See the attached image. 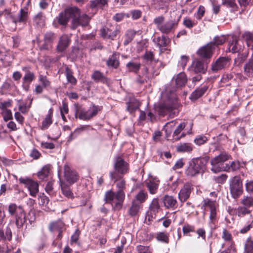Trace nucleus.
<instances>
[{
	"instance_id": "nucleus-1",
	"label": "nucleus",
	"mask_w": 253,
	"mask_h": 253,
	"mask_svg": "<svg viewBox=\"0 0 253 253\" xmlns=\"http://www.w3.org/2000/svg\"><path fill=\"white\" fill-rule=\"evenodd\" d=\"M209 160L208 157L193 158L188 163L185 170V174L189 177H194L200 173H203Z\"/></svg>"
},
{
	"instance_id": "nucleus-2",
	"label": "nucleus",
	"mask_w": 253,
	"mask_h": 253,
	"mask_svg": "<svg viewBox=\"0 0 253 253\" xmlns=\"http://www.w3.org/2000/svg\"><path fill=\"white\" fill-rule=\"evenodd\" d=\"M168 90L166 89V91L162 93V97H166L167 100L159 105L158 111L159 114L162 116H165L168 113H169L170 116H174L176 113H178L176 110V100L175 94L173 92H170V95H168Z\"/></svg>"
},
{
	"instance_id": "nucleus-3",
	"label": "nucleus",
	"mask_w": 253,
	"mask_h": 253,
	"mask_svg": "<svg viewBox=\"0 0 253 253\" xmlns=\"http://www.w3.org/2000/svg\"><path fill=\"white\" fill-rule=\"evenodd\" d=\"M75 117L79 118L80 120L88 121L96 116L102 109V107L93 104L87 110L85 109L82 105L76 104Z\"/></svg>"
},
{
	"instance_id": "nucleus-4",
	"label": "nucleus",
	"mask_w": 253,
	"mask_h": 253,
	"mask_svg": "<svg viewBox=\"0 0 253 253\" xmlns=\"http://www.w3.org/2000/svg\"><path fill=\"white\" fill-rule=\"evenodd\" d=\"M165 20V17L161 15L155 17L153 22L162 33L169 34L173 32L178 25L179 20H169L164 23Z\"/></svg>"
},
{
	"instance_id": "nucleus-5",
	"label": "nucleus",
	"mask_w": 253,
	"mask_h": 253,
	"mask_svg": "<svg viewBox=\"0 0 253 253\" xmlns=\"http://www.w3.org/2000/svg\"><path fill=\"white\" fill-rule=\"evenodd\" d=\"M115 163L114 168L115 170L110 172V176L111 179L116 182L122 175L127 173L129 170L128 164L120 156H117L114 159Z\"/></svg>"
},
{
	"instance_id": "nucleus-6",
	"label": "nucleus",
	"mask_w": 253,
	"mask_h": 253,
	"mask_svg": "<svg viewBox=\"0 0 253 253\" xmlns=\"http://www.w3.org/2000/svg\"><path fill=\"white\" fill-rule=\"evenodd\" d=\"M230 156L225 152H222L218 156L214 157L211 160V170L214 173H217L224 170H228L225 168L224 163L228 160Z\"/></svg>"
},
{
	"instance_id": "nucleus-7",
	"label": "nucleus",
	"mask_w": 253,
	"mask_h": 253,
	"mask_svg": "<svg viewBox=\"0 0 253 253\" xmlns=\"http://www.w3.org/2000/svg\"><path fill=\"white\" fill-rule=\"evenodd\" d=\"M8 211L11 215L15 216L17 227H21L26 222L25 213L22 207L17 206L15 204H11L8 206Z\"/></svg>"
},
{
	"instance_id": "nucleus-8",
	"label": "nucleus",
	"mask_w": 253,
	"mask_h": 253,
	"mask_svg": "<svg viewBox=\"0 0 253 253\" xmlns=\"http://www.w3.org/2000/svg\"><path fill=\"white\" fill-rule=\"evenodd\" d=\"M229 188L232 196L238 198L243 192L242 180L239 176H235L229 181Z\"/></svg>"
},
{
	"instance_id": "nucleus-9",
	"label": "nucleus",
	"mask_w": 253,
	"mask_h": 253,
	"mask_svg": "<svg viewBox=\"0 0 253 253\" xmlns=\"http://www.w3.org/2000/svg\"><path fill=\"white\" fill-rule=\"evenodd\" d=\"M78 14L77 7H73L66 8L64 11L61 12L57 17L58 22L60 25L65 26L70 18L73 20L74 17L77 16Z\"/></svg>"
},
{
	"instance_id": "nucleus-10",
	"label": "nucleus",
	"mask_w": 253,
	"mask_h": 253,
	"mask_svg": "<svg viewBox=\"0 0 253 253\" xmlns=\"http://www.w3.org/2000/svg\"><path fill=\"white\" fill-rule=\"evenodd\" d=\"M121 29L118 25L104 26L100 30L101 35L104 39L114 40L121 33Z\"/></svg>"
},
{
	"instance_id": "nucleus-11",
	"label": "nucleus",
	"mask_w": 253,
	"mask_h": 253,
	"mask_svg": "<svg viewBox=\"0 0 253 253\" xmlns=\"http://www.w3.org/2000/svg\"><path fill=\"white\" fill-rule=\"evenodd\" d=\"M120 180L117 183V187L119 190L116 193V199L118 202L115 203L114 206V208L118 210L121 209L125 199V194L124 192V189L126 188L125 180L122 179V177L118 180Z\"/></svg>"
},
{
	"instance_id": "nucleus-12",
	"label": "nucleus",
	"mask_w": 253,
	"mask_h": 253,
	"mask_svg": "<svg viewBox=\"0 0 253 253\" xmlns=\"http://www.w3.org/2000/svg\"><path fill=\"white\" fill-rule=\"evenodd\" d=\"M19 181L20 183L23 184L28 188L31 196L36 197L37 193L39 192V184L37 181L29 178L24 177H20Z\"/></svg>"
},
{
	"instance_id": "nucleus-13",
	"label": "nucleus",
	"mask_w": 253,
	"mask_h": 253,
	"mask_svg": "<svg viewBox=\"0 0 253 253\" xmlns=\"http://www.w3.org/2000/svg\"><path fill=\"white\" fill-rule=\"evenodd\" d=\"M78 10V16L74 17L73 20H72L71 24V28L72 29H75L78 26H87L89 21V17L85 14H81L80 10L77 8Z\"/></svg>"
},
{
	"instance_id": "nucleus-14",
	"label": "nucleus",
	"mask_w": 253,
	"mask_h": 253,
	"mask_svg": "<svg viewBox=\"0 0 253 253\" xmlns=\"http://www.w3.org/2000/svg\"><path fill=\"white\" fill-rule=\"evenodd\" d=\"M203 206L205 208L209 209L210 211V219L211 223L214 224L216 219V209L218 205L215 201L211 200L209 198L204 199L203 201Z\"/></svg>"
},
{
	"instance_id": "nucleus-15",
	"label": "nucleus",
	"mask_w": 253,
	"mask_h": 253,
	"mask_svg": "<svg viewBox=\"0 0 253 253\" xmlns=\"http://www.w3.org/2000/svg\"><path fill=\"white\" fill-rule=\"evenodd\" d=\"M22 69L25 72L22 79V87L25 91H27L29 90L30 84L35 79V76L28 67H24Z\"/></svg>"
},
{
	"instance_id": "nucleus-16",
	"label": "nucleus",
	"mask_w": 253,
	"mask_h": 253,
	"mask_svg": "<svg viewBox=\"0 0 253 253\" xmlns=\"http://www.w3.org/2000/svg\"><path fill=\"white\" fill-rule=\"evenodd\" d=\"M191 74H205L207 70V66L200 59L193 61L191 66L189 68Z\"/></svg>"
},
{
	"instance_id": "nucleus-17",
	"label": "nucleus",
	"mask_w": 253,
	"mask_h": 253,
	"mask_svg": "<svg viewBox=\"0 0 253 253\" xmlns=\"http://www.w3.org/2000/svg\"><path fill=\"white\" fill-rule=\"evenodd\" d=\"M56 38L57 36L53 32L51 31L46 32L44 35V43L41 46L40 49L46 50L50 49Z\"/></svg>"
},
{
	"instance_id": "nucleus-18",
	"label": "nucleus",
	"mask_w": 253,
	"mask_h": 253,
	"mask_svg": "<svg viewBox=\"0 0 253 253\" xmlns=\"http://www.w3.org/2000/svg\"><path fill=\"white\" fill-rule=\"evenodd\" d=\"M211 44V43H208L200 47L197 52V55L203 59H208L211 58L214 50Z\"/></svg>"
},
{
	"instance_id": "nucleus-19",
	"label": "nucleus",
	"mask_w": 253,
	"mask_h": 253,
	"mask_svg": "<svg viewBox=\"0 0 253 253\" xmlns=\"http://www.w3.org/2000/svg\"><path fill=\"white\" fill-rule=\"evenodd\" d=\"M192 189V185L190 183L187 182L184 184L178 193V199L181 203L188 199Z\"/></svg>"
},
{
	"instance_id": "nucleus-20",
	"label": "nucleus",
	"mask_w": 253,
	"mask_h": 253,
	"mask_svg": "<svg viewBox=\"0 0 253 253\" xmlns=\"http://www.w3.org/2000/svg\"><path fill=\"white\" fill-rule=\"evenodd\" d=\"M64 176L65 179L70 184L77 181L78 175L76 171L72 170L68 166L64 167Z\"/></svg>"
},
{
	"instance_id": "nucleus-21",
	"label": "nucleus",
	"mask_w": 253,
	"mask_h": 253,
	"mask_svg": "<svg viewBox=\"0 0 253 253\" xmlns=\"http://www.w3.org/2000/svg\"><path fill=\"white\" fill-rule=\"evenodd\" d=\"M229 63V59L226 57L219 58L211 66V70L214 72H216L225 67Z\"/></svg>"
},
{
	"instance_id": "nucleus-22",
	"label": "nucleus",
	"mask_w": 253,
	"mask_h": 253,
	"mask_svg": "<svg viewBox=\"0 0 253 253\" xmlns=\"http://www.w3.org/2000/svg\"><path fill=\"white\" fill-rule=\"evenodd\" d=\"M71 42V39L68 35H63L59 39L56 49L58 52L64 51L69 46Z\"/></svg>"
},
{
	"instance_id": "nucleus-23",
	"label": "nucleus",
	"mask_w": 253,
	"mask_h": 253,
	"mask_svg": "<svg viewBox=\"0 0 253 253\" xmlns=\"http://www.w3.org/2000/svg\"><path fill=\"white\" fill-rule=\"evenodd\" d=\"M173 80L174 81L175 86L177 87L184 86L187 82V78L184 72H181L173 77Z\"/></svg>"
},
{
	"instance_id": "nucleus-24",
	"label": "nucleus",
	"mask_w": 253,
	"mask_h": 253,
	"mask_svg": "<svg viewBox=\"0 0 253 253\" xmlns=\"http://www.w3.org/2000/svg\"><path fill=\"white\" fill-rule=\"evenodd\" d=\"M106 65L108 67L117 69L120 66L119 54L117 52H114L106 60Z\"/></svg>"
},
{
	"instance_id": "nucleus-25",
	"label": "nucleus",
	"mask_w": 253,
	"mask_h": 253,
	"mask_svg": "<svg viewBox=\"0 0 253 253\" xmlns=\"http://www.w3.org/2000/svg\"><path fill=\"white\" fill-rule=\"evenodd\" d=\"M91 78L96 82H100L106 84H109L110 83V79L105 77L103 73L99 71H95L91 75Z\"/></svg>"
},
{
	"instance_id": "nucleus-26",
	"label": "nucleus",
	"mask_w": 253,
	"mask_h": 253,
	"mask_svg": "<svg viewBox=\"0 0 253 253\" xmlns=\"http://www.w3.org/2000/svg\"><path fill=\"white\" fill-rule=\"evenodd\" d=\"M208 88V86L207 85H203L201 87L197 88L191 93L190 99L192 101L196 100L205 93Z\"/></svg>"
},
{
	"instance_id": "nucleus-27",
	"label": "nucleus",
	"mask_w": 253,
	"mask_h": 253,
	"mask_svg": "<svg viewBox=\"0 0 253 253\" xmlns=\"http://www.w3.org/2000/svg\"><path fill=\"white\" fill-rule=\"evenodd\" d=\"M141 208L140 204L138 203L135 201H132L131 205L128 210V214L131 217L136 216L139 212Z\"/></svg>"
},
{
	"instance_id": "nucleus-28",
	"label": "nucleus",
	"mask_w": 253,
	"mask_h": 253,
	"mask_svg": "<svg viewBox=\"0 0 253 253\" xmlns=\"http://www.w3.org/2000/svg\"><path fill=\"white\" fill-rule=\"evenodd\" d=\"M228 49L233 53L239 52L242 49L241 45H240L239 41L236 38H232L228 44Z\"/></svg>"
},
{
	"instance_id": "nucleus-29",
	"label": "nucleus",
	"mask_w": 253,
	"mask_h": 253,
	"mask_svg": "<svg viewBox=\"0 0 253 253\" xmlns=\"http://www.w3.org/2000/svg\"><path fill=\"white\" fill-rule=\"evenodd\" d=\"M164 206L166 208H174L177 204L175 198L171 196L165 195L163 198Z\"/></svg>"
},
{
	"instance_id": "nucleus-30",
	"label": "nucleus",
	"mask_w": 253,
	"mask_h": 253,
	"mask_svg": "<svg viewBox=\"0 0 253 253\" xmlns=\"http://www.w3.org/2000/svg\"><path fill=\"white\" fill-rule=\"evenodd\" d=\"M108 1L109 0H91L90 1V7L92 9H103L105 6H108Z\"/></svg>"
},
{
	"instance_id": "nucleus-31",
	"label": "nucleus",
	"mask_w": 253,
	"mask_h": 253,
	"mask_svg": "<svg viewBox=\"0 0 253 253\" xmlns=\"http://www.w3.org/2000/svg\"><path fill=\"white\" fill-rule=\"evenodd\" d=\"M28 12L26 9L21 8L17 17L14 18L13 22L15 23L17 22L25 23L28 19Z\"/></svg>"
},
{
	"instance_id": "nucleus-32",
	"label": "nucleus",
	"mask_w": 253,
	"mask_h": 253,
	"mask_svg": "<svg viewBox=\"0 0 253 253\" xmlns=\"http://www.w3.org/2000/svg\"><path fill=\"white\" fill-rule=\"evenodd\" d=\"M136 32L132 29L127 30L124 35V45L126 46L128 45L134 39Z\"/></svg>"
},
{
	"instance_id": "nucleus-33",
	"label": "nucleus",
	"mask_w": 253,
	"mask_h": 253,
	"mask_svg": "<svg viewBox=\"0 0 253 253\" xmlns=\"http://www.w3.org/2000/svg\"><path fill=\"white\" fill-rule=\"evenodd\" d=\"M244 72L247 76L253 77V59H249L245 64Z\"/></svg>"
},
{
	"instance_id": "nucleus-34",
	"label": "nucleus",
	"mask_w": 253,
	"mask_h": 253,
	"mask_svg": "<svg viewBox=\"0 0 253 253\" xmlns=\"http://www.w3.org/2000/svg\"><path fill=\"white\" fill-rule=\"evenodd\" d=\"M159 48L167 46L170 42V39L166 36H162L156 38L155 41Z\"/></svg>"
},
{
	"instance_id": "nucleus-35",
	"label": "nucleus",
	"mask_w": 253,
	"mask_h": 253,
	"mask_svg": "<svg viewBox=\"0 0 253 253\" xmlns=\"http://www.w3.org/2000/svg\"><path fill=\"white\" fill-rule=\"evenodd\" d=\"M236 214L240 217H243L246 215L251 216V210L244 206H239L236 210Z\"/></svg>"
},
{
	"instance_id": "nucleus-36",
	"label": "nucleus",
	"mask_w": 253,
	"mask_h": 253,
	"mask_svg": "<svg viewBox=\"0 0 253 253\" xmlns=\"http://www.w3.org/2000/svg\"><path fill=\"white\" fill-rule=\"evenodd\" d=\"M156 238L159 242L168 244L169 241V234L166 232H160L156 234Z\"/></svg>"
},
{
	"instance_id": "nucleus-37",
	"label": "nucleus",
	"mask_w": 253,
	"mask_h": 253,
	"mask_svg": "<svg viewBox=\"0 0 253 253\" xmlns=\"http://www.w3.org/2000/svg\"><path fill=\"white\" fill-rule=\"evenodd\" d=\"M241 203L243 206L250 209L253 207V196H244Z\"/></svg>"
},
{
	"instance_id": "nucleus-38",
	"label": "nucleus",
	"mask_w": 253,
	"mask_h": 253,
	"mask_svg": "<svg viewBox=\"0 0 253 253\" xmlns=\"http://www.w3.org/2000/svg\"><path fill=\"white\" fill-rule=\"evenodd\" d=\"M10 53L4 49H0V60L3 63H9L10 62Z\"/></svg>"
},
{
	"instance_id": "nucleus-39",
	"label": "nucleus",
	"mask_w": 253,
	"mask_h": 253,
	"mask_svg": "<svg viewBox=\"0 0 253 253\" xmlns=\"http://www.w3.org/2000/svg\"><path fill=\"white\" fill-rule=\"evenodd\" d=\"M60 186L63 194L68 198H74V194L71 191L69 187L64 183L60 182Z\"/></svg>"
},
{
	"instance_id": "nucleus-40",
	"label": "nucleus",
	"mask_w": 253,
	"mask_h": 253,
	"mask_svg": "<svg viewBox=\"0 0 253 253\" xmlns=\"http://www.w3.org/2000/svg\"><path fill=\"white\" fill-rule=\"evenodd\" d=\"M226 41V37L224 35L216 36L215 37L213 41L209 43H211V45L213 47V49H215V47L216 46H218L219 45H221L224 43Z\"/></svg>"
},
{
	"instance_id": "nucleus-41",
	"label": "nucleus",
	"mask_w": 253,
	"mask_h": 253,
	"mask_svg": "<svg viewBox=\"0 0 253 253\" xmlns=\"http://www.w3.org/2000/svg\"><path fill=\"white\" fill-rule=\"evenodd\" d=\"M34 23L40 27H42L44 25L45 16L42 12L37 14L34 19Z\"/></svg>"
},
{
	"instance_id": "nucleus-42",
	"label": "nucleus",
	"mask_w": 253,
	"mask_h": 253,
	"mask_svg": "<svg viewBox=\"0 0 253 253\" xmlns=\"http://www.w3.org/2000/svg\"><path fill=\"white\" fill-rule=\"evenodd\" d=\"M52 115V110L50 109L48 111V114L42 122V129H45L48 128L49 125L52 123L51 117Z\"/></svg>"
},
{
	"instance_id": "nucleus-43",
	"label": "nucleus",
	"mask_w": 253,
	"mask_h": 253,
	"mask_svg": "<svg viewBox=\"0 0 253 253\" xmlns=\"http://www.w3.org/2000/svg\"><path fill=\"white\" fill-rule=\"evenodd\" d=\"M63 226V223L60 220H58L50 223L49 225V229L50 231H59L62 230Z\"/></svg>"
},
{
	"instance_id": "nucleus-44",
	"label": "nucleus",
	"mask_w": 253,
	"mask_h": 253,
	"mask_svg": "<svg viewBox=\"0 0 253 253\" xmlns=\"http://www.w3.org/2000/svg\"><path fill=\"white\" fill-rule=\"evenodd\" d=\"M141 64L140 63L129 62L126 65V67L129 72H132L135 73H137L140 68Z\"/></svg>"
},
{
	"instance_id": "nucleus-45",
	"label": "nucleus",
	"mask_w": 253,
	"mask_h": 253,
	"mask_svg": "<svg viewBox=\"0 0 253 253\" xmlns=\"http://www.w3.org/2000/svg\"><path fill=\"white\" fill-rule=\"evenodd\" d=\"M114 200H117L116 202H118L116 199V194L113 192L112 190H108L106 191L104 197L105 202L110 203L113 205Z\"/></svg>"
},
{
	"instance_id": "nucleus-46",
	"label": "nucleus",
	"mask_w": 253,
	"mask_h": 253,
	"mask_svg": "<svg viewBox=\"0 0 253 253\" xmlns=\"http://www.w3.org/2000/svg\"><path fill=\"white\" fill-rule=\"evenodd\" d=\"M143 59L148 62L157 63L159 62L158 59H155L154 53L151 51H146L143 56Z\"/></svg>"
},
{
	"instance_id": "nucleus-47",
	"label": "nucleus",
	"mask_w": 253,
	"mask_h": 253,
	"mask_svg": "<svg viewBox=\"0 0 253 253\" xmlns=\"http://www.w3.org/2000/svg\"><path fill=\"white\" fill-rule=\"evenodd\" d=\"M193 150L190 144L183 143L176 147V151L178 152H190Z\"/></svg>"
},
{
	"instance_id": "nucleus-48",
	"label": "nucleus",
	"mask_w": 253,
	"mask_h": 253,
	"mask_svg": "<svg viewBox=\"0 0 253 253\" xmlns=\"http://www.w3.org/2000/svg\"><path fill=\"white\" fill-rule=\"evenodd\" d=\"M73 72L69 68H66L65 74L68 82L71 83L72 84L75 85L77 84V80L73 76Z\"/></svg>"
},
{
	"instance_id": "nucleus-49",
	"label": "nucleus",
	"mask_w": 253,
	"mask_h": 253,
	"mask_svg": "<svg viewBox=\"0 0 253 253\" xmlns=\"http://www.w3.org/2000/svg\"><path fill=\"white\" fill-rule=\"evenodd\" d=\"M160 209V206L159 203L158 199L155 198L153 199L151 204L149 206V210L151 212L156 214L158 213Z\"/></svg>"
},
{
	"instance_id": "nucleus-50",
	"label": "nucleus",
	"mask_w": 253,
	"mask_h": 253,
	"mask_svg": "<svg viewBox=\"0 0 253 253\" xmlns=\"http://www.w3.org/2000/svg\"><path fill=\"white\" fill-rule=\"evenodd\" d=\"M186 124L183 122L180 123L176 127V129L173 132V136L176 137L175 139L179 140L180 138L184 137L185 134L182 133L180 136H178L181 131L185 128Z\"/></svg>"
},
{
	"instance_id": "nucleus-51",
	"label": "nucleus",
	"mask_w": 253,
	"mask_h": 253,
	"mask_svg": "<svg viewBox=\"0 0 253 253\" xmlns=\"http://www.w3.org/2000/svg\"><path fill=\"white\" fill-rule=\"evenodd\" d=\"M146 186L151 194H154L156 193L158 189L159 183L154 181H149L147 182Z\"/></svg>"
},
{
	"instance_id": "nucleus-52",
	"label": "nucleus",
	"mask_w": 253,
	"mask_h": 253,
	"mask_svg": "<svg viewBox=\"0 0 253 253\" xmlns=\"http://www.w3.org/2000/svg\"><path fill=\"white\" fill-rule=\"evenodd\" d=\"M140 103L136 100H133L127 103V109L129 112L138 109L139 107Z\"/></svg>"
},
{
	"instance_id": "nucleus-53",
	"label": "nucleus",
	"mask_w": 253,
	"mask_h": 253,
	"mask_svg": "<svg viewBox=\"0 0 253 253\" xmlns=\"http://www.w3.org/2000/svg\"><path fill=\"white\" fill-rule=\"evenodd\" d=\"M240 164L238 161H233L230 165L225 164V168L228 170H224L225 171H236L240 169Z\"/></svg>"
},
{
	"instance_id": "nucleus-54",
	"label": "nucleus",
	"mask_w": 253,
	"mask_h": 253,
	"mask_svg": "<svg viewBox=\"0 0 253 253\" xmlns=\"http://www.w3.org/2000/svg\"><path fill=\"white\" fill-rule=\"evenodd\" d=\"M145 73L144 75L145 76V78H143L140 76H138L136 79V83L138 84H144L145 82H147L148 80H149L150 78L147 75V73L148 72V69L147 67H145L143 69Z\"/></svg>"
},
{
	"instance_id": "nucleus-55",
	"label": "nucleus",
	"mask_w": 253,
	"mask_h": 253,
	"mask_svg": "<svg viewBox=\"0 0 253 253\" xmlns=\"http://www.w3.org/2000/svg\"><path fill=\"white\" fill-rule=\"evenodd\" d=\"M244 248L246 253H253V241L251 240V237L247 239Z\"/></svg>"
},
{
	"instance_id": "nucleus-56",
	"label": "nucleus",
	"mask_w": 253,
	"mask_h": 253,
	"mask_svg": "<svg viewBox=\"0 0 253 253\" xmlns=\"http://www.w3.org/2000/svg\"><path fill=\"white\" fill-rule=\"evenodd\" d=\"M147 193L143 190H141L135 196V199L141 204L144 203L147 199Z\"/></svg>"
},
{
	"instance_id": "nucleus-57",
	"label": "nucleus",
	"mask_w": 253,
	"mask_h": 253,
	"mask_svg": "<svg viewBox=\"0 0 253 253\" xmlns=\"http://www.w3.org/2000/svg\"><path fill=\"white\" fill-rule=\"evenodd\" d=\"M49 168L47 166H44L42 170L38 172V176L41 179H43L47 177L49 172Z\"/></svg>"
},
{
	"instance_id": "nucleus-58",
	"label": "nucleus",
	"mask_w": 253,
	"mask_h": 253,
	"mask_svg": "<svg viewBox=\"0 0 253 253\" xmlns=\"http://www.w3.org/2000/svg\"><path fill=\"white\" fill-rule=\"evenodd\" d=\"M39 80L44 88H47L50 86V82L45 76L40 75L39 76Z\"/></svg>"
},
{
	"instance_id": "nucleus-59",
	"label": "nucleus",
	"mask_w": 253,
	"mask_h": 253,
	"mask_svg": "<svg viewBox=\"0 0 253 253\" xmlns=\"http://www.w3.org/2000/svg\"><path fill=\"white\" fill-rule=\"evenodd\" d=\"M247 54L245 53L238 54L237 58L235 59V64L237 66H240L246 59Z\"/></svg>"
},
{
	"instance_id": "nucleus-60",
	"label": "nucleus",
	"mask_w": 253,
	"mask_h": 253,
	"mask_svg": "<svg viewBox=\"0 0 253 253\" xmlns=\"http://www.w3.org/2000/svg\"><path fill=\"white\" fill-rule=\"evenodd\" d=\"M1 115L3 116V120L5 122H7L8 120H10L13 119L12 112L9 109L2 110Z\"/></svg>"
},
{
	"instance_id": "nucleus-61",
	"label": "nucleus",
	"mask_w": 253,
	"mask_h": 253,
	"mask_svg": "<svg viewBox=\"0 0 253 253\" xmlns=\"http://www.w3.org/2000/svg\"><path fill=\"white\" fill-rule=\"evenodd\" d=\"M195 227L188 224H185L182 227V231L184 235H187L190 232H194Z\"/></svg>"
},
{
	"instance_id": "nucleus-62",
	"label": "nucleus",
	"mask_w": 253,
	"mask_h": 253,
	"mask_svg": "<svg viewBox=\"0 0 253 253\" xmlns=\"http://www.w3.org/2000/svg\"><path fill=\"white\" fill-rule=\"evenodd\" d=\"M222 4L233 9H235L237 7L235 0H224Z\"/></svg>"
},
{
	"instance_id": "nucleus-63",
	"label": "nucleus",
	"mask_w": 253,
	"mask_h": 253,
	"mask_svg": "<svg viewBox=\"0 0 253 253\" xmlns=\"http://www.w3.org/2000/svg\"><path fill=\"white\" fill-rule=\"evenodd\" d=\"M130 13L133 20H137L140 18L142 15V12L140 10H132L130 11Z\"/></svg>"
},
{
	"instance_id": "nucleus-64",
	"label": "nucleus",
	"mask_w": 253,
	"mask_h": 253,
	"mask_svg": "<svg viewBox=\"0 0 253 253\" xmlns=\"http://www.w3.org/2000/svg\"><path fill=\"white\" fill-rule=\"evenodd\" d=\"M126 13L121 12L118 13L113 16V19L117 22L122 21L125 17Z\"/></svg>"
}]
</instances>
